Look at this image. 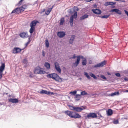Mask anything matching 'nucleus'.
<instances>
[{
    "instance_id": "nucleus-1",
    "label": "nucleus",
    "mask_w": 128,
    "mask_h": 128,
    "mask_svg": "<svg viewBox=\"0 0 128 128\" xmlns=\"http://www.w3.org/2000/svg\"><path fill=\"white\" fill-rule=\"evenodd\" d=\"M85 106H82L80 107H75L74 111L72 112L69 110L66 111L64 112L65 114L69 116L70 118H79L81 116L78 113L75 112H80L82 110L86 108Z\"/></svg>"
},
{
    "instance_id": "nucleus-2",
    "label": "nucleus",
    "mask_w": 128,
    "mask_h": 128,
    "mask_svg": "<svg viewBox=\"0 0 128 128\" xmlns=\"http://www.w3.org/2000/svg\"><path fill=\"white\" fill-rule=\"evenodd\" d=\"M47 77L48 78H52L58 82H61L62 81V78H60L58 75L56 73L49 74Z\"/></svg>"
},
{
    "instance_id": "nucleus-3",
    "label": "nucleus",
    "mask_w": 128,
    "mask_h": 128,
    "mask_svg": "<svg viewBox=\"0 0 128 128\" xmlns=\"http://www.w3.org/2000/svg\"><path fill=\"white\" fill-rule=\"evenodd\" d=\"M26 7L25 5H24L19 8H18L13 10L11 12V14L15 13L18 14L24 11Z\"/></svg>"
},
{
    "instance_id": "nucleus-4",
    "label": "nucleus",
    "mask_w": 128,
    "mask_h": 128,
    "mask_svg": "<svg viewBox=\"0 0 128 128\" xmlns=\"http://www.w3.org/2000/svg\"><path fill=\"white\" fill-rule=\"evenodd\" d=\"M77 17V12H76L74 14L72 15L70 18L69 22L70 25L72 26L73 25V18H76Z\"/></svg>"
},
{
    "instance_id": "nucleus-5",
    "label": "nucleus",
    "mask_w": 128,
    "mask_h": 128,
    "mask_svg": "<svg viewBox=\"0 0 128 128\" xmlns=\"http://www.w3.org/2000/svg\"><path fill=\"white\" fill-rule=\"evenodd\" d=\"M34 72L36 74H44L45 73V71H43L42 68H40L39 67H37L34 70Z\"/></svg>"
},
{
    "instance_id": "nucleus-6",
    "label": "nucleus",
    "mask_w": 128,
    "mask_h": 128,
    "mask_svg": "<svg viewBox=\"0 0 128 128\" xmlns=\"http://www.w3.org/2000/svg\"><path fill=\"white\" fill-rule=\"evenodd\" d=\"M5 68V63L1 62V65L0 66V79H1L2 77L3 72Z\"/></svg>"
},
{
    "instance_id": "nucleus-7",
    "label": "nucleus",
    "mask_w": 128,
    "mask_h": 128,
    "mask_svg": "<svg viewBox=\"0 0 128 128\" xmlns=\"http://www.w3.org/2000/svg\"><path fill=\"white\" fill-rule=\"evenodd\" d=\"M97 117V116L95 113L91 112L87 115L86 116V118L88 119H90L91 118H96Z\"/></svg>"
},
{
    "instance_id": "nucleus-8",
    "label": "nucleus",
    "mask_w": 128,
    "mask_h": 128,
    "mask_svg": "<svg viewBox=\"0 0 128 128\" xmlns=\"http://www.w3.org/2000/svg\"><path fill=\"white\" fill-rule=\"evenodd\" d=\"M106 64V62L105 61H104L101 62L97 64L94 66V67L96 68L100 67H102L105 65Z\"/></svg>"
},
{
    "instance_id": "nucleus-9",
    "label": "nucleus",
    "mask_w": 128,
    "mask_h": 128,
    "mask_svg": "<svg viewBox=\"0 0 128 128\" xmlns=\"http://www.w3.org/2000/svg\"><path fill=\"white\" fill-rule=\"evenodd\" d=\"M22 50L18 48H15L13 50V53L14 54L18 53L20 52Z\"/></svg>"
},
{
    "instance_id": "nucleus-10",
    "label": "nucleus",
    "mask_w": 128,
    "mask_h": 128,
    "mask_svg": "<svg viewBox=\"0 0 128 128\" xmlns=\"http://www.w3.org/2000/svg\"><path fill=\"white\" fill-rule=\"evenodd\" d=\"M20 36L21 37L23 38L28 37V35L27 32L20 33Z\"/></svg>"
},
{
    "instance_id": "nucleus-11",
    "label": "nucleus",
    "mask_w": 128,
    "mask_h": 128,
    "mask_svg": "<svg viewBox=\"0 0 128 128\" xmlns=\"http://www.w3.org/2000/svg\"><path fill=\"white\" fill-rule=\"evenodd\" d=\"M110 12H116V13L120 15L121 14V11L117 9H114L110 11Z\"/></svg>"
},
{
    "instance_id": "nucleus-12",
    "label": "nucleus",
    "mask_w": 128,
    "mask_h": 128,
    "mask_svg": "<svg viewBox=\"0 0 128 128\" xmlns=\"http://www.w3.org/2000/svg\"><path fill=\"white\" fill-rule=\"evenodd\" d=\"M65 33L63 32H58L57 35L60 38H62L64 36Z\"/></svg>"
},
{
    "instance_id": "nucleus-13",
    "label": "nucleus",
    "mask_w": 128,
    "mask_h": 128,
    "mask_svg": "<svg viewBox=\"0 0 128 128\" xmlns=\"http://www.w3.org/2000/svg\"><path fill=\"white\" fill-rule=\"evenodd\" d=\"M40 93L42 94H45L48 95H50V94L52 95L53 94V93L52 92H48L46 90H42L40 91Z\"/></svg>"
},
{
    "instance_id": "nucleus-14",
    "label": "nucleus",
    "mask_w": 128,
    "mask_h": 128,
    "mask_svg": "<svg viewBox=\"0 0 128 128\" xmlns=\"http://www.w3.org/2000/svg\"><path fill=\"white\" fill-rule=\"evenodd\" d=\"M92 10L94 13L97 14H99L101 13V10L99 9H92Z\"/></svg>"
},
{
    "instance_id": "nucleus-15",
    "label": "nucleus",
    "mask_w": 128,
    "mask_h": 128,
    "mask_svg": "<svg viewBox=\"0 0 128 128\" xmlns=\"http://www.w3.org/2000/svg\"><path fill=\"white\" fill-rule=\"evenodd\" d=\"M76 36L74 35H72L71 36L69 40V42L70 44H72L74 41Z\"/></svg>"
},
{
    "instance_id": "nucleus-16",
    "label": "nucleus",
    "mask_w": 128,
    "mask_h": 128,
    "mask_svg": "<svg viewBox=\"0 0 128 128\" xmlns=\"http://www.w3.org/2000/svg\"><path fill=\"white\" fill-rule=\"evenodd\" d=\"M8 101L9 102L12 103H17L18 102V100L16 98H10L8 100Z\"/></svg>"
},
{
    "instance_id": "nucleus-17",
    "label": "nucleus",
    "mask_w": 128,
    "mask_h": 128,
    "mask_svg": "<svg viewBox=\"0 0 128 128\" xmlns=\"http://www.w3.org/2000/svg\"><path fill=\"white\" fill-rule=\"evenodd\" d=\"M38 21L37 20H34L32 21L30 24V26L34 27L35 26L37 23H38Z\"/></svg>"
},
{
    "instance_id": "nucleus-18",
    "label": "nucleus",
    "mask_w": 128,
    "mask_h": 128,
    "mask_svg": "<svg viewBox=\"0 0 128 128\" xmlns=\"http://www.w3.org/2000/svg\"><path fill=\"white\" fill-rule=\"evenodd\" d=\"M50 64L48 62H45L44 64V66L45 67L47 70H49L50 69Z\"/></svg>"
},
{
    "instance_id": "nucleus-19",
    "label": "nucleus",
    "mask_w": 128,
    "mask_h": 128,
    "mask_svg": "<svg viewBox=\"0 0 128 128\" xmlns=\"http://www.w3.org/2000/svg\"><path fill=\"white\" fill-rule=\"evenodd\" d=\"M88 15L87 14H85L83 16L80 17V20H84L88 17Z\"/></svg>"
},
{
    "instance_id": "nucleus-20",
    "label": "nucleus",
    "mask_w": 128,
    "mask_h": 128,
    "mask_svg": "<svg viewBox=\"0 0 128 128\" xmlns=\"http://www.w3.org/2000/svg\"><path fill=\"white\" fill-rule=\"evenodd\" d=\"M112 110L111 109H109L107 111V114L108 116H110L112 115Z\"/></svg>"
},
{
    "instance_id": "nucleus-21",
    "label": "nucleus",
    "mask_w": 128,
    "mask_h": 128,
    "mask_svg": "<svg viewBox=\"0 0 128 128\" xmlns=\"http://www.w3.org/2000/svg\"><path fill=\"white\" fill-rule=\"evenodd\" d=\"M76 100L78 101L80 100L81 98L80 94H76L75 96Z\"/></svg>"
},
{
    "instance_id": "nucleus-22",
    "label": "nucleus",
    "mask_w": 128,
    "mask_h": 128,
    "mask_svg": "<svg viewBox=\"0 0 128 128\" xmlns=\"http://www.w3.org/2000/svg\"><path fill=\"white\" fill-rule=\"evenodd\" d=\"M79 62L80 61L79 60H78V59H77L76 61L73 63V65L75 67L77 66Z\"/></svg>"
},
{
    "instance_id": "nucleus-23",
    "label": "nucleus",
    "mask_w": 128,
    "mask_h": 128,
    "mask_svg": "<svg viewBox=\"0 0 128 128\" xmlns=\"http://www.w3.org/2000/svg\"><path fill=\"white\" fill-rule=\"evenodd\" d=\"M31 28H30L29 32L31 34L33 33L34 31L35 30V28L34 27L30 26Z\"/></svg>"
},
{
    "instance_id": "nucleus-24",
    "label": "nucleus",
    "mask_w": 128,
    "mask_h": 128,
    "mask_svg": "<svg viewBox=\"0 0 128 128\" xmlns=\"http://www.w3.org/2000/svg\"><path fill=\"white\" fill-rule=\"evenodd\" d=\"M82 64L83 66L86 65L87 63L86 60V58H84L82 60Z\"/></svg>"
},
{
    "instance_id": "nucleus-25",
    "label": "nucleus",
    "mask_w": 128,
    "mask_h": 128,
    "mask_svg": "<svg viewBox=\"0 0 128 128\" xmlns=\"http://www.w3.org/2000/svg\"><path fill=\"white\" fill-rule=\"evenodd\" d=\"M64 22V18H62L60 20V24L62 25L63 24Z\"/></svg>"
},
{
    "instance_id": "nucleus-26",
    "label": "nucleus",
    "mask_w": 128,
    "mask_h": 128,
    "mask_svg": "<svg viewBox=\"0 0 128 128\" xmlns=\"http://www.w3.org/2000/svg\"><path fill=\"white\" fill-rule=\"evenodd\" d=\"M46 46L47 48H48L49 46V43L48 40H45Z\"/></svg>"
},
{
    "instance_id": "nucleus-27",
    "label": "nucleus",
    "mask_w": 128,
    "mask_h": 128,
    "mask_svg": "<svg viewBox=\"0 0 128 128\" xmlns=\"http://www.w3.org/2000/svg\"><path fill=\"white\" fill-rule=\"evenodd\" d=\"M76 57L77 58V59H78V60H79V61H80V59H84V58L83 56L81 55L77 56Z\"/></svg>"
},
{
    "instance_id": "nucleus-28",
    "label": "nucleus",
    "mask_w": 128,
    "mask_h": 128,
    "mask_svg": "<svg viewBox=\"0 0 128 128\" xmlns=\"http://www.w3.org/2000/svg\"><path fill=\"white\" fill-rule=\"evenodd\" d=\"M70 109L72 110H74V111L75 107L70 105H69L68 106Z\"/></svg>"
},
{
    "instance_id": "nucleus-29",
    "label": "nucleus",
    "mask_w": 128,
    "mask_h": 128,
    "mask_svg": "<svg viewBox=\"0 0 128 128\" xmlns=\"http://www.w3.org/2000/svg\"><path fill=\"white\" fill-rule=\"evenodd\" d=\"M110 15L109 14L108 15H105L102 16H100V17L102 18H106L109 17L110 16Z\"/></svg>"
},
{
    "instance_id": "nucleus-30",
    "label": "nucleus",
    "mask_w": 128,
    "mask_h": 128,
    "mask_svg": "<svg viewBox=\"0 0 128 128\" xmlns=\"http://www.w3.org/2000/svg\"><path fill=\"white\" fill-rule=\"evenodd\" d=\"M84 74L85 75L87 78L89 79H90L91 78L90 76L86 72H84Z\"/></svg>"
},
{
    "instance_id": "nucleus-31",
    "label": "nucleus",
    "mask_w": 128,
    "mask_h": 128,
    "mask_svg": "<svg viewBox=\"0 0 128 128\" xmlns=\"http://www.w3.org/2000/svg\"><path fill=\"white\" fill-rule=\"evenodd\" d=\"M119 94V92H115L114 93H112L110 94V96H114L115 95H118Z\"/></svg>"
},
{
    "instance_id": "nucleus-32",
    "label": "nucleus",
    "mask_w": 128,
    "mask_h": 128,
    "mask_svg": "<svg viewBox=\"0 0 128 128\" xmlns=\"http://www.w3.org/2000/svg\"><path fill=\"white\" fill-rule=\"evenodd\" d=\"M90 76L95 79H97V77L94 74L92 73L90 74Z\"/></svg>"
},
{
    "instance_id": "nucleus-33",
    "label": "nucleus",
    "mask_w": 128,
    "mask_h": 128,
    "mask_svg": "<svg viewBox=\"0 0 128 128\" xmlns=\"http://www.w3.org/2000/svg\"><path fill=\"white\" fill-rule=\"evenodd\" d=\"M87 94H88L87 93L84 91H82L81 92V95H84Z\"/></svg>"
},
{
    "instance_id": "nucleus-34",
    "label": "nucleus",
    "mask_w": 128,
    "mask_h": 128,
    "mask_svg": "<svg viewBox=\"0 0 128 128\" xmlns=\"http://www.w3.org/2000/svg\"><path fill=\"white\" fill-rule=\"evenodd\" d=\"M55 68L60 67L59 64L57 62H55L54 63Z\"/></svg>"
},
{
    "instance_id": "nucleus-35",
    "label": "nucleus",
    "mask_w": 128,
    "mask_h": 128,
    "mask_svg": "<svg viewBox=\"0 0 128 128\" xmlns=\"http://www.w3.org/2000/svg\"><path fill=\"white\" fill-rule=\"evenodd\" d=\"M56 70L59 73H60L61 72V70L60 67L57 68H55Z\"/></svg>"
},
{
    "instance_id": "nucleus-36",
    "label": "nucleus",
    "mask_w": 128,
    "mask_h": 128,
    "mask_svg": "<svg viewBox=\"0 0 128 128\" xmlns=\"http://www.w3.org/2000/svg\"><path fill=\"white\" fill-rule=\"evenodd\" d=\"M76 90H74L73 92H70V93L71 94H72L75 96L76 94Z\"/></svg>"
},
{
    "instance_id": "nucleus-37",
    "label": "nucleus",
    "mask_w": 128,
    "mask_h": 128,
    "mask_svg": "<svg viewBox=\"0 0 128 128\" xmlns=\"http://www.w3.org/2000/svg\"><path fill=\"white\" fill-rule=\"evenodd\" d=\"M22 62L24 64H26L27 63L26 59V58L24 59L22 61Z\"/></svg>"
},
{
    "instance_id": "nucleus-38",
    "label": "nucleus",
    "mask_w": 128,
    "mask_h": 128,
    "mask_svg": "<svg viewBox=\"0 0 128 128\" xmlns=\"http://www.w3.org/2000/svg\"><path fill=\"white\" fill-rule=\"evenodd\" d=\"M110 3V2H107L105 3L104 5L106 6H107L108 5H110V3Z\"/></svg>"
},
{
    "instance_id": "nucleus-39",
    "label": "nucleus",
    "mask_w": 128,
    "mask_h": 128,
    "mask_svg": "<svg viewBox=\"0 0 128 128\" xmlns=\"http://www.w3.org/2000/svg\"><path fill=\"white\" fill-rule=\"evenodd\" d=\"M100 77L101 78L105 79L106 80V78L102 74L100 76Z\"/></svg>"
},
{
    "instance_id": "nucleus-40",
    "label": "nucleus",
    "mask_w": 128,
    "mask_h": 128,
    "mask_svg": "<svg viewBox=\"0 0 128 128\" xmlns=\"http://www.w3.org/2000/svg\"><path fill=\"white\" fill-rule=\"evenodd\" d=\"M116 76L118 77H120V74L119 73H115V74Z\"/></svg>"
},
{
    "instance_id": "nucleus-41",
    "label": "nucleus",
    "mask_w": 128,
    "mask_h": 128,
    "mask_svg": "<svg viewBox=\"0 0 128 128\" xmlns=\"http://www.w3.org/2000/svg\"><path fill=\"white\" fill-rule=\"evenodd\" d=\"M113 122L114 124H118V120H115Z\"/></svg>"
},
{
    "instance_id": "nucleus-42",
    "label": "nucleus",
    "mask_w": 128,
    "mask_h": 128,
    "mask_svg": "<svg viewBox=\"0 0 128 128\" xmlns=\"http://www.w3.org/2000/svg\"><path fill=\"white\" fill-rule=\"evenodd\" d=\"M74 10H76V11H78L79 9L77 7H74Z\"/></svg>"
},
{
    "instance_id": "nucleus-43",
    "label": "nucleus",
    "mask_w": 128,
    "mask_h": 128,
    "mask_svg": "<svg viewBox=\"0 0 128 128\" xmlns=\"http://www.w3.org/2000/svg\"><path fill=\"white\" fill-rule=\"evenodd\" d=\"M110 2V5H114L116 2Z\"/></svg>"
},
{
    "instance_id": "nucleus-44",
    "label": "nucleus",
    "mask_w": 128,
    "mask_h": 128,
    "mask_svg": "<svg viewBox=\"0 0 128 128\" xmlns=\"http://www.w3.org/2000/svg\"><path fill=\"white\" fill-rule=\"evenodd\" d=\"M50 12L48 10L45 12V14L47 15H48L50 13Z\"/></svg>"
},
{
    "instance_id": "nucleus-45",
    "label": "nucleus",
    "mask_w": 128,
    "mask_h": 128,
    "mask_svg": "<svg viewBox=\"0 0 128 128\" xmlns=\"http://www.w3.org/2000/svg\"><path fill=\"white\" fill-rule=\"evenodd\" d=\"M67 12L68 13L70 14L72 12L71 9H69L68 10Z\"/></svg>"
},
{
    "instance_id": "nucleus-46",
    "label": "nucleus",
    "mask_w": 128,
    "mask_h": 128,
    "mask_svg": "<svg viewBox=\"0 0 128 128\" xmlns=\"http://www.w3.org/2000/svg\"><path fill=\"white\" fill-rule=\"evenodd\" d=\"M22 3V2H20V1L19 2H18V3L17 4V5L18 6H20L21 4Z\"/></svg>"
},
{
    "instance_id": "nucleus-47",
    "label": "nucleus",
    "mask_w": 128,
    "mask_h": 128,
    "mask_svg": "<svg viewBox=\"0 0 128 128\" xmlns=\"http://www.w3.org/2000/svg\"><path fill=\"white\" fill-rule=\"evenodd\" d=\"M124 10L125 13L126 14V15L128 16V12L127 11L125 10Z\"/></svg>"
},
{
    "instance_id": "nucleus-48",
    "label": "nucleus",
    "mask_w": 128,
    "mask_h": 128,
    "mask_svg": "<svg viewBox=\"0 0 128 128\" xmlns=\"http://www.w3.org/2000/svg\"><path fill=\"white\" fill-rule=\"evenodd\" d=\"M75 54H74L73 57L72 58L74 59L76 58V56L75 55Z\"/></svg>"
},
{
    "instance_id": "nucleus-49",
    "label": "nucleus",
    "mask_w": 128,
    "mask_h": 128,
    "mask_svg": "<svg viewBox=\"0 0 128 128\" xmlns=\"http://www.w3.org/2000/svg\"><path fill=\"white\" fill-rule=\"evenodd\" d=\"M124 80L125 81H128V78H124Z\"/></svg>"
},
{
    "instance_id": "nucleus-50",
    "label": "nucleus",
    "mask_w": 128,
    "mask_h": 128,
    "mask_svg": "<svg viewBox=\"0 0 128 128\" xmlns=\"http://www.w3.org/2000/svg\"><path fill=\"white\" fill-rule=\"evenodd\" d=\"M50 12L52 10L51 9H50V8H48V10Z\"/></svg>"
},
{
    "instance_id": "nucleus-51",
    "label": "nucleus",
    "mask_w": 128,
    "mask_h": 128,
    "mask_svg": "<svg viewBox=\"0 0 128 128\" xmlns=\"http://www.w3.org/2000/svg\"><path fill=\"white\" fill-rule=\"evenodd\" d=\"M38 1L37 0L34 2V4H38Z\"/></svg>"
},
{
    "instance_id": "nucleus-52",
    "label": "nucleus",
    "mask_w": 128,
    "mask_h": 128,
    "mask_svg": "<svg viewBox=\"0 0 128 128\" xmlns=\"http://www.w3.org/2000/svg\"><path fill=\"white\" fill-rule=\"evenodd\" d=\"M29 42H30L29 41L26 43V46H27V45H28Z\"/></svg>"
},
{
    "instance_id": "nucleus-53",
    "label": "nucleus",
    "mask_w": 128,
    "mask_h": 128,
    "mask_svg": "<svg viewBox=\"0 0 128 128\" xmlns=\"http://www.w3.org/2000/svg\"><path fill=\"white\" fill-rule=\"evenodd\" d=\"M42 56H45V54L44 53L43 51H42Z\"/></svg>"
},
{
    "instance_id": "nucleus-54",
    "label": "nucleus",
    "mask_w": 128,
    "mask_h": 128,
    "mask_svg": "<svg viewBox=\"0 0 128 128\" xmlns=\"http://www.w3.org/2000/svg\"><path fill=\"white\" fill-rule=\"evenodd\" d=\"M45 11V9H43V10L42 11V12H41V13H42V12H44Z\"/></svg>"
},
{
    "instance_id": "nucleus-55",
    "label": "nucleus",
    "mask_w": 128,
    "mask_h": 128,
    "mask_svg": "<svg viewBox=\"0 0 128 128\" xmlns=\"http://www.w3.org/2000/svg\"><path fill=\"white\" fill-rule=\"evenodd\" d=\"M98 115L99 116H100V117H102V116L99 113H98Z\"/></svg>"
},
{
    "instance_id": "nucleus-56",
    "label": "nucleus",
    "mask_w": 128,
    "mask_h": 128,
    "mask_svg": "<svg viewBox=\"0 0 128 128\" xmlns=\"http://www.w3.org/2000/svg\"><path fill=\"white\" fill-rule=\"evenodd\" d=\"M23 0H20V2H22Z\"/></svg>"
},
{
    "instance_id": "nucleus-57",
    "label": "nucleus",
    "mask_w": 128,
    "mask_h": 128,
    "mask_svg": "<svg viewBox=\"0 0 128 128\" xmlns=\"http://www.w3.org/2000/svg\"><path fill=\"white\" fill-rule=\"evenodd\" d=\"M23 0H20V2H22Z\"/></svg>"
},
{
    "instance_id": "nucleus-58",
    "label": "nucleus",
    "mask_w": 128,
    "mask_h": 128,
    "mask_svg": "<svg viewBox=\"0 0 128 128\" xmlns=\"http://www.w3.org/2000/svg\"><path fill=\"white\" fill-rule=\"evenodd\" d=\"M53 8L52 7L50 8V9H51V10H52V9Z\"/></svg>"
},
{
    "instance_id": "nucleus-59",
    "label": "nucleus",
    "mask_w": 128,
    "mask_h": 128,
    "mask_svg": "<svg viewBox=\"0 0 128 128\" xmlns=\"http://www.w3.org/2000/svg\"><path fill=\"white\" fill-rule=\"evenodd\" d=\"M115 1H118V0H114Z\"/></svg>"
},
{
    "instance_id": "nucleus-60",
    "label": "nucleus",
    "mask_w": 128,
    "mask_h": 128,
    "mask_svg": "<svg viewBox=\"0 0 128 128\" xmlns=\"http://www.w3.org/2000/svg\"><path fill=\"white\" fill-rule=\"evenodd\" d=\"M126 92H128V90H126Z\"/></svg>"
},
{
    "instance_id": "nucleus-61",
    "label": "nucleus",
    "mask_w": 128,
    "mask_h": 128,
    "mask_svg": "<svg viewBox=\"0 0 128 128\" xmlns=\"http://www.w3.org/2000/svg\"><path fill=\"white\" fill-rule=\"evenodd\" d=\"M54 6H52V7L53 8V7H54Z\"/></svg>"
},
{
    "instance_id": "nucleus-62",
    "label": "nucleus",
    "mask_w": 128,
    "mask_h": 128,
    "mask_svg": "<svg viewBox=\"0 0 128 128\" xmlns=\"http://www.w3.org/2000/svg\"><path fill=\"white\" fill-rule=\"evenodd\" d=\"M109 74V75L110 74Z\"/></svg>"
}]
</instances>
